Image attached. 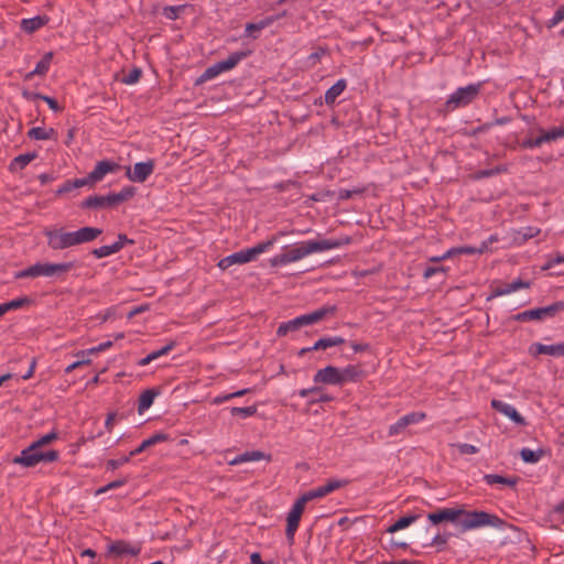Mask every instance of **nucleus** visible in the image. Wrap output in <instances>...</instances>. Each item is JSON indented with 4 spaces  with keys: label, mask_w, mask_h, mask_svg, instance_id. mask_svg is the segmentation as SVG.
Instances as JSON below:
<instances>
[{
    "label": "nucleus",
    "mask_w": 564,
    "mask_h": 564,
    "mask_svg": "<svg viewBox=\"0 0 564 564\" xmlns=\"http://www.w3.org/2000/svg\"><path fill=\"white\" fill-rule=\"evenodd\" d=\"M427 519L433 524H440L444 521L455 523L462 532L482 528H502L506 522L498 516L482 510L468 511L464 508H442L427 514Z\"/></svg>",
    "instance_id": "nucleus-1"
},
{
    "label": "nucleus",
    "mask_w": 564,
    "mask_h": 564,
    "mask_svg": "<svg viewBox=\"0 0 564 564\" xmlns=\"http://www.w3.org/2000/svg\"><path fill=\"white\" fill-rule=\"evenodd\" d=\"M349 242L350 238L302 241L293 248L273 257L270 263L272 267L285 265L291 262H296L311 253L336 249Z\"/></svg>",
    "instance_id": "nucleus-2"
},
{
    "label": "nucleus",
    "mask_w": 564,
    "mask_h": 564,
    "mask_svg": "<svg viewBox=\"0 0 564 564\" xmlns=\"http://www.w3.org/2000/svg\"><path fill=\"white\" fill-rule=\"evenodd\" d=\"M57 433L54 431L42 436L26 448H24L19 456H15L12 459V463L30 468L36 466L41 462H56L59 458V453L57 451L51 449L47 452H42L41 448L47 444H51L53 441L57 440Z\"/></svg>",
    "instance_id": "nucleus-3"
},
{
    "label": "nucleus",
    "mask_w": 564,
    "mask_h": 564,
    "mask_svg": "<svg viewBox=\"0 0 564 564\" xmlns=\"http://www.w3.org/2000/svg\"><path fill=\"white\" fill-rule=\"evenodd\" d=\"M76 262H61V263H50V262H36L23 270L15 272V279H26V278H39V276H47V278H56L62 281L65 280V275L70 270L75 269Z\"/></svg>",
    "instance_id": "nucleus-4"
},
{
    "label": "nucleus",
    "mask_w": 564,
    "mask_h": 564,
    "mask_svg": "<svg viewBox=\"0 0 564 564\" xmlns=\"http://www.w3.org/2000/svg\"><path fill=\"white\" fill-rule=\"evenodd\" d=\"M135 194V188L132 186L123 187L119 193H111L106 196L91 195L85 198L79 207L82 209H100V208H113L123 202L129 200Z\"/></svg>",
    "instance_id": "nucleus-5"
},
{
    "label": "nucleus",
    "mask_w": 564,
    "mask_h": 564,
    "mask_svg": "<svg viewBox=\"0 0 564 564\" xmlns=\"http://www.w3.org/2000/svg\"><path fill=\"white\" fill-rule=\"evenodd\" d=\"M482 84H469L466 87L456 89L445 101L444 109L446 112L454 111L457 108L466 107L471 104L479 95Z\"/></svg>",
    "instance_id": "nucleus-6"
},
{
    "label": "nucleus",
    "mask_w": 564,
    "mask_h": 564,
    "mask_svg": "<svg viewBox=\"0 0 564 564\" xmlns=\"http://www.w3.org/2000/svg\"><path fill=\"white\" fill-rule=\"evenodd\" d=\"M564 311V301H557L551 305L544 307H535L514 314L511 319L516 322H531V321H543L545 318H553L558 313Z\"/></svg>",
    "instance_id": "nucleus-7"
},
{
    "label": "nucleus",
    "mask_w": 564,
    "mask_h": 564,
    "mask_svg": "<svg viewBox=\"0 0 564 564\" xmlns=\"http://www.w3.org/2000/svg\"><path fill=\"white\" fill-rule=\"evenodd\" d=\"M251 54L250 50L246 51H237L231 53L226 59L217 62L212 66L207 67L205 72L202 74L198 82H205L208 79H213L223 72L230 70L235 68L240 61L248 57Z\"/></svg>",
    "instance_id": "nucleus-8"
},
{
    "label": "nucleus",
    "mask_w": 564,
    "mask_h": 564,
    "mask_svg": "<svg viewBox=\"0 0 564 564\" xmlns=\"http://www.w3.org/2000/svg\"><path fill=\"white\" fill-rule=\"evenodd\" d=\"M44 236L47 239L48 248L54 251L75 247L73 232L66 231L65 228L45 229Z\"/></svg>",
    "instance_id": "nucleus-9"
},
{
    "label": "nucleus",
    "mask_w": 564,
    "mask_h": 564,
    "mask_svg": "<svg viewBox=\"0 0 564 564\" xmlns=\"http://www.w3.org/2000/svg\"><path fill=\"white\" fill-rule=\"evenodd\" d=\"M305 505L306 501L302 497H299L288 513L285 535L290 544L294 543L295 532L299 529L302 514L305 510Z\"/></svg>",
    "instance_id": "nucleus-10"
},
{
    "label": "nucleus",
    "mask_w": 564,
    "mask_h": 564,
    "mask_svg": "<svg viewBox=\"0 0 564 564\" xmlns=\"http://www.w3.org/2000/svg\"><path fill=\"white\" fill-rule=\"evenodd\" d=\"M348 484V480H339V479H329L326 484L311 489L306 492H304L301 497L306 501V503L311 500L323 498L327 496L328 494L345 487Z\"/></svg>",
    "instance_id": "nucleus-11"
},
{
    "label": "nucleus",
    "mask_w": 564,
    "mask_h": 564,
    "mask_svg": "<svg viewBox=\"0 0 564 564\" xmlns=\"http://www.w3.org/2000/svg\"><path fill=\"white\" fill-rule=\"evenodd\" d=\"M120 169V165L116 162L102 160L99 161L95 169L84 177L87 182V185H95L97 182H100L106 174L117 172Z\"/></svg>",
    "instance_id": "nucleus-12"
},
{
    "label": "nucleus",
    "mask_w": 564,
    "mask_h": 564,
    "mask_svg": "<svg viewBox=\"0 0 564 564\" xmlns=\"http://www.w3.org/2000/svg\"><path fill=\"white\" fill-rule=\"evenodd\" d=\"M155 163L153 160L147 162H138L133 165V169L127 167L126 176L131 182L143 183L153 173Z\"/></svg>",
    "instance_id": "nucleus-13"
},
{
    "label": "nucleus",
    "mask_w": 564,
    "mask_h": 564,
    "mask_svg": "<svg viewBox=\"0 0 564 564\" xmlns=\"http://www.w3.org/2000/svg\"><path fill=\"white\" fill-rule=\"evenodd\" d=\"M314 382L343 386V377L340 375V369L334 366H327L323 369H319L314 375Z\"/></svg>",
    "instance_id": "nucleus-14"
},
{
    "label": "nucleus",
    "mask_w": 564,
    "mask_h": 564,
    "mask_svg": "<svg viewBox=\"0 0 564 564\" xmlns=\"http://www.w3.org/2000/svg\"><path fill=\"white\" fill-rule=\"evenodd\" d=\"M140 552V546L132 545L124 540H117L108 545L107 555H115L116 557H121L123 555L137 556Z\"/></svg>",
    "instance_id": "nucleus-15"
},
{
    "label": "nucleus",
    "mask_w": 564,
    "mask_h": 564,
    "mask_svg": "<svg viewBox=\"0 0 564 564\" xmlns=\"http://www.w3.org/2000/svg\"><path fill=\"white\" fill-rule=\"evenodd\" d=\"M72 232L74 245L79 246L97 239L102 234V229L97 227H82L78 230Z\"/></svg>",
    "instance_id": "nucleus-16"
},
{
    "label": "nucleus",
    "mask_w": 564,
    "mask_h": 564,
    "mask_svg": "<svg viewBox=\"0 0 564 564\" xmlns=\"http://www.w3.org/2000/svg\"><path fill=\"white\" fill-rule=\"evenodd\" d=\"M253 259H252L249 250L248 249H242L240 251L234 252V253L223 258L218 262V267L221 270H226L229 267H231L232 264H243V263L250 262Z\"/></svg>",
    "instance_id": "nucleus-17"
},
{
    "label": "nucleus",
    "mask_w": 564,
    "mask_h": 564,
    "mask_svg": "<svg viewBox=\"0 0 564 564\" xmlns=\"http://www.w3.org/2000/svg\"><path fill=\"white\" fill-rule=\"evenodd\" d=\"M491 406L495 410H497L498 412H500V413L505 414L506 416H508L514 423H517L519 425H524L525 424L524 417L512 405L507 404V403H505V402H502L500 400L494 399L491 401Z\"/></svg>",
    "instance_id": "nucleus-18"
},
{
    "label": "nucleus",
    "mask_w": 564,
    "mask_h": 564,
    "mask_svg": "<svg viewBox=\"0 0 564 564\" xmlns=\"http://www.w3.org/2000/svg\"><path fill=\"white\" fill-rule=\"evenodd\" d=\"M531 352L533 355H550L555 357L564 356V341L554 344V345H544L541 343H535L531 346Z\"/></svg>",
    "instance_id": "nucleus-19"
},
{
    "label": "nucleus",
    "mask_w": 564,
    "mask_h": 564,
    "mask_svg": "<svg viewBox=\"0 0 564 564\" xmlns=\"http://www.w3.org/2000/svg\"><path fill=\"white\" fill-rule=\"evenodd\" d=\"M261 459L271 462L272 456L270 454H265L261 451H247V452L236 456L234 459H231L229 462V465L235 466V465H239L242 463L257 462V460H261Z\"/></svg>",
    "instance_id": "nucleus-20"
},
{
    "label": "nucleus",
    "mask_w": 564,
    "mask_h": 564,
    "mask_svg": "<svg viewBox=\"0 0 564 564\" xmlns=\"http://www.w3.org/2000/svg\"><path fill=\"white\" fill-rule=\"evenodd\" d=\"M528 288H530L529 281H523L521 279H518L511 283H507L502 286H497V288L492 289L491 297L507 295V294H510L519 289H528Z\"/></svg>",
    "instance_id": "nucleus-21"
},
{
    "label": "nucleus",
    "mask_w": 564,
    "mask_h": 564,
    "mask_svg": "<svg viewBox=\"0 0 564 564\" xmlns=\"http://www.w3.org/2000/svg\"><path fill=\"white\" fill-rule=\"evenodd\" d=\"M53 52H47L43 55V57L37 62L35 68L28 73L25 75V79L26 80H30L32 79L35 75H39V76H44L46 75V73L48 72L50 69V66H51V63H52V59H53Z\"/></svg>",
    "instance_id": "nucleus-22"
},
{
    "label": "nucleus",
    "mask_w": 564,
    "mask_h": 564,
    "mask_svg": "<svg viewBox=\"0 0 564 564\" xmlns=\"http://www.w3.org/2000/svg\"><path fill=\"white\" fill-rule=\"evenodd\" d=\"M169 438L170 437L166 433H162V432L155 433L152 436H150L149 438L144 440L137 448L131 451L130 456H137V455L141 454L142 452H144L147 448H149L155 444L166 442V441H169Z\"/></svg>",
    "instance_id": "nucleus-23"
},
{
    "label": "nucleus",
    "mask_w": 564,
    "mask_h": 564,
    "mask_svg": "<svg viewBox=\"0 0 564 564\" xmlns=\"http://www.w3.org/2000/svg\"><path fill=\"white\" fill-rule=\"evenodd\" d=\"M487 250H488V242L482 241L480 247H478V248L469 247V246L452 248L445 252V257H453V256L463 254V253H465V254L484 253Z\"/></svg>",
    "instance_id": "nucleus-24"
},
{
    "label": "nucleus",
    "mask_w": 564,
    "mask_h": 564,
    "mask_svg": "<svg viewBox=\"0 0 564 564\" xmlns=\"http://www.w3.org/2000/svg\"><path fill=\"white\" fill-rule=\"evenodd\" d=\"M347 83L345 79L337 80L332 87L325 93V104L332 106L335 104L336 98L346 89Z\"/></svg>",
    "instance_id": "nucleus-25"
},
{
    "label": "nucleus",
    "mask_w": 564,
    "mask_h": 564,
    "mask_svg": "<svg viewBox=\"0 0 564 564\" xmlns=\"http://www.w3.org/2000/svg\"><path fill=\"white\" fill-rule=\"evenodd\" d=\"M48 21V18L45 15H36L31 19H23L21 22V29L26 33H33L36 30L44 26Z\"/></svg>",
    "instance_id": "nucleus-26"
},
{
    "label": "nucleus",
    "mask_w": 564,
    "mask_h": 564,
    "mask_svg": "<svg viewBox=\"0 0 564 564\" xmlns=\"http://www.w3.org/2000/svg\"><path fill=\"white\" fill-rule=\"evenodd\" d=\"M278 20H279V17H265L264 19H262L261 21H259L257 23H247L246 29H245L246 34L252 36L253 39H257L258 36L254 35L253 32H259V31L270 26Z\"/></svg>",
    "instance_id": "nucleus-27"
},
{
    "label": "nucleus",
    "mask_w": 564,
    "mask_h": 564,
    "mask_svg": "<svg viewBox=\"0 0 564 564\" xmlns=\"http://www.w3.org/2000/svg\"><path fill=\"white\" fill-rule=\"evenodd\" d=\"M340 375L343 377V384L346 382H357L364 376V370L356 365H349L344 369H340Z\"/></svg>",
    "instance_id": "nucleus-28"
},
{
    "label": "nucleus",
    "mask_w": 564,
    "mask_h": 564,
    "mask_svg": "<svg viewBox=\"0 0 564 564\" xmlns=\"http://www.w3.org/2000/svg\"><path fill=\"white\" fill-rule=\"evenodd\" d=\"M36 158H37L36 152H28L24 154H20L11 161V163L9 165V170L11 172H17L19 170H23L30 162H32Z\"/></svg>",
    "instance_id": "nucleus-29"
},
{
    "label": "nucleus",
    "mask_w": 564,
    "mask_h": 564,
    "mask_svg": "<svg viewBox=\"0 0 564 564\" xmlns=\"http://www.w3.org/2000/svg\"><path fill=\"white\" fill-rule=\"evenodd\" d=\"M158 394H159V391L155 389L144 390L139 398L138 412L141 414L145 410L151 408V405L153 404V401Z\"/></svg>",
    "instance_id": "nucleus-30"
},
{
    "label": "nucleus",
    "mask_w": 564,
    "mask_h": 564,
    "mask_svg": "<svg viewBox=\"0 0 564 564\" xmlns=\"http://www.w3.org/2000/svg\"><path fill=\"white\" fill-rule=\"evenodd\" d=\"M484 480L486 481L487 485H505V486H509V487H514L518 482V478L517 477H505V476H501V475H497V474H486L484 476Z\"/></svg>",
    "instance_id": "nucleus-31"
},
{
    "label": "nucleus",
    "mask_w": 564,
    "mask_h": 564,
    "mask_svg": "<svg viewBox=\"0 0 564 564\" xmlns=\"http://www.w3.org/2000/svg\"><path fill=\"white\" fill-rule=\"evenodd\" d=\"M303 326H304V324L302 322L301 316H297L294 319L288 321L285 323H281L276 329V335L279 337H283V336L288 335L290 332H295Z\"/></svg>",
    "instance_id": "nucleus-32"
},
{
    "label": "nucleus",
    "mask_w": 564,
    "mask_h": 564,
    "mask_svg": "<svg viewBox=\"0 0 564 564\" xmlns=\"http://www.w3.org/2000/svg\"><path fill=\"white\" fill-rule=\"evenodd\" d=\"M506 172H508V166L506 164H500L492 169L479 170V171L475 172L474 174H471L470 177L473 180L478 181V180L491 177L494 175H498V174L506 173Z\"/></svg>",
    "instance_id": "nucleus-33"
},
{
    "label": "nucleus",
    "mask_w": 564,
    "mask_h": 564,
    "mask_svg": "<svg viewBox=\"0 0 564 564\" xmlns=\"http://www.w3.org/2000/svg\"><path fill=\"white\" fill-rule=\"evenodd\" d=\"M192 7L191 4H180V6H165L162 10V14L167 19L175 21L181 14L187 9Z\"/></svg>",
    "instance_id": "nucleus-34"
},
{
    "label": "nucleus",
    "mask_w": 564,
    "mask_h": 564,
    "mask_svg": "<svg viewBox=\"0 0 564 564\" xmlns=\"http://www.w3.org/2000/svg\"><path fill=\"white\" fill-rule=\"evenodd\" d=\"M419 514H410L405 517H401L398 519L392 525L388 528V532L394 533L399 530L405 529L409 525H411L413 522H415L419 519Z\"/></svg>",
    "instance_id": "nucleus-35"
},
{
    "label": "nucleus",
    "mask_w": 564,
    "mask_h": 564,
    "mask_svg": "<svg viewBox=\"0 0 564 564\" xmlns=\"http://www.w3.org/2000/svg\"><path fill=\"white\" fill-rule=\"evenodd\" d=\"M31 303H32V300L29 296H22V297L13 299L9 302L2 303L1 306L6 314L10 311L19 310L26 305H30Z\"/></svg>",
    "instance_id": "nucleus-36"
},
{
    "label": "nucleus",
    "mask_w": 564,
    "mask_h": 564,
    "mask_svg": "<svg viewBox=\"0 0 564 564\" xmlns=\"http://www.w3.org/2000/svg\"><path fill=\"white\" fill-rule=\"evenodd\" d=\"M83 186H87V182L85 178H75V180H67L62 186L58 187L56 191V195L61 196L66 193L72 192L75 188H79Z\"/></svg>",
    "instance_id": "nucleus-37"
},
{
    "label": "nucleus",
    "mask_w": 564,
    "mask_h": 564,
    "mask_svg": "<svg viewBox=\"0 0 564 564\" xmlns=\"http://www.w3.org/2000/svg\"><path fill=\"white\" fill-rule=\"evenodd\" d=\"M541 139L544 142H552L560 138H564V127H554L547 131L540 129Z\"/></svg>",
    "instance_id": "nucleus-38"
},
{
    "label": "nucleus",
    "mask_w": 564,
    "mask_h": 564,
    "mask_svg": "<svg viewBox=\"0 0 564 564\" xmlns=\"http://www.w3.org/2000/svg\"><path fill=\"white\" fill-rule=\"evenodd\" d=\"M544 455L543 449L532 451L530 448H522L520 452V456L524 463L534 464L538 463L541 457Z\"/></svg>",
    "instance_id": "nucleus-39"
},
{
    "label": "nucleus",
    "mask_w": 564,
    "mask_h": 564,
    "mask_svg": "<svg viewBox=\"0 0 564 564\" xmlns=\"http://www.w3.org/2000/svg\"><path fill=\"white\" fill-rule=\"evenodd\" d=\"M276 242V237H271L267 241H262L258 245H256L252 248H249V252L254 260L259 254L263 253L264 251L269 250L274 243Z\"/></svg>",
    "instance_id": "nucleus-40"
},
{
    "label": "nucleus",
    "mask_w": 564,
    "mask_h": 564,
    "mask_svg": "<svg viewBox=\"0 0 564 564\" xmlns=\"http://www.w3.org/2000/svg\"><path fill=\"white\" fill-rule=\"evenodd\" d=\"M119 252V246H116L115 243L109 246H101L99 248H96L91 251V254L96 257L97 259H101L105 257H108L110 254Z\"/></svg>",
    "instance_id": "nucleus-41"
},
{
    "label": "nucleus",
    "mask_w": 564,
    "mask_h": 564,
    "mask_svg": "<svg viewBox=\"0 0 564 564\" xmlns=\"http://www.w3.org/2000/svg\"><path fill=\"white\" fill-rule=\"evenodd\" d=\"M258 409L257 405H250V406H232L230 408V414L232 416H240V417H249L257 413Z\"/></svg>",
    "instance_id": "nucleus-42"
},
{
    "label": "nucleus",
    "mask_w": 564,
    "mask_h": 564,
    "mask_svg": "<svg viewBox=\"0 0 564 564\" xmlns=\"http://www.w3.org/2000/svg\"><path fill=\"white\" fill-rule=\"evenodd\" d=\"M426 414L424 412H411V413H408L403 416H401L402 419V423L405 424V426L410 425V424H414V423H419L421 421H423L425 419Z\"/></svg>",
    "instance_id": "nucleus-43"
},
{
    "label": "nucleus",
    "mask_w": 564,
    "mask_h": 564,
    "mask_svg": "<svg viewBox=\"0 0 564 564\" xmlns=\"http://www.w3.org/2000/svg\"><path fill=\"white\" fill-rule=\"evenodd\" d=\"M142 75V72L140 68L138 67H134L132 68L128 75H126L121 82L123 84H127V85H132V84H135L137 82H139L140 77Z\"/></svg>",
    "instance_id": "nucleus-44"
},
{
    "label": "nucleus",
    "mask_w": 564,
    "mask_h": 564,
    "mask_svg": "<svg viewBox=\"0 0 564 564\" xmlns=\"http://www.w3.org/2000/svg\"><path fill=\"white\" fill-rule=\"evenodd\" d=\"M449 533L436 534L431 541L430 545L436 546L438 551H443L448 542Z\"/></svg>",
    "instance_id": "nucleus-45"
},
{
    "label": "nucleus",
    "mask_w": 564,
    "mask_h": 564,
    "mask_svg": "<svg viewBox=\"0 0 564 564\" xmlns=\"http://www.w3.org/2000/svg\"><path fill=\"white\" fill-rule=\"evenodd\" d=\"M132 456H130V454L128 456H123L119 459H109L107 462V468L110 469V470H116L118 469L120 466L127 464L130 462Z\"/></svg>",
    "instance_id": "nucleus-46"
},
{
    "label": "nucleus",
    "mask_w": 564,
    "mask_h": 564,
    "mask_svg": "<svg viewBox=\"0 0 564 564\" xmlns=\"http://www.w3.org/2000/svg\"><path fill=\"white\" fill-rule=\"evenodd\" d=\"M336 306H323L316 311H314V315L316 316L317 322L322 321L329 314H334L336 312Z\"/></svg>",
    "instance_id": "nucleus-47"
},
{
    "label": "nucleus",
    "mask_w": 564,
    "mask_h": 564,
    "mask_svg": "<svg viewBox=\"0 0 564 564\" xmlns=\"http://www.w3.org/2000/svg\"><path fill=\"white\" fill-rule=\"evenodd\" d=\"M543 144V141L541 139V135L536 137V138H529V139H525L521 142V148L523 149H533V148H539Z\"/></svg>",
    "instance_id": "nucleus-48"
},
{
    "label": "nucleus",
    "mask_w": 564,
    "mask_h": 564,
    "mask_svg": "<svg viewBox=\"0 0 564 564\" xmlns=\"http://www.w3.org/2000/svg\"><path fill=\"white\" fill-rule=\"evenodd\" d=\"M28 137L32 140H45V129L42 127H34L28 131Z\"/></svg>",
    "instance_id": "nucleus-49"
},
{
    "label": "nucleus",
    "mask_w": 564,
    "mask_h": 564,
    "mask_svg": "<svg viewBox=\"0 0 564 564\" xmlns=\"http://www.w3.org/2000/svg\"><path fill=\"white\" fill-rule=\"evenodd\" d=\"M560 263H564L563 254L556 253L554 257H549L547 261L542 267V270H550L554 265L560 264Z\"/></svg>",
    "instance_id": "nucleus-50"
},
{
    "label": "nucleus",
    "mask_w": 564,
    "mask_h": 564,
    "mask_svg": "<svg viewBox=\"0 0 564 564\" xmlns=\"http://www.w3.org/2000/svg\"><path fill=\"white\" fill-rule=\"evenodd\" d=\"M127 482V479H118V480H113L109 484H107L106 486L101 487L100 489H98V494H102V492H106L110 489H116V488H119L123 485H126Z\"/></svg>",
    "instance_id": "nucleus-51"
},
{
    "label": "nucleus",
    "mask_w": 564,
    "mask_h": 564,
    "mask_svg": "<svg viewBox=\"0 0 564 564\" xmlns=\"http://www.w3.org/2000/svg\"><path fill=\"white\" fill-rule=\"evenodd\" d=\"M438 272H446V269L444 267H427L423 271V278L430 279Z\"/></svg>",
    "instance_id": "nucleus-52"
},
{
    "label": "nucleus",
    "mask_w": 564,
    "mask_h": 564,
    "mask_svg": "<svg viewBox=\"0 0 564 564\" xmlns=\"http://www.w3.org/2000/svg\"><path fill=\"white\" fill-rule=\"evenodd\" d=\"M405 424L402 423V419L400 417L394 424L390 425L389 427V435L393 436L399 434L401 431L405 429Z\"/></svg>",
    "instance_id": "nucleus-53"
},
{
    "label": "nucleus",
    "mask_w": 564,
    "mask_h": 564,
    "mask_svg": "<svg viewBox=\"0 0 564 564\" xmlns=\"http://www.w3.org/2000/svg\"><path fill=\"white\" fill-rule=\"evenodd\" d=\"M458 451L460 454H464V455H470V454H476L478 452V448L471 444H459L458 445Z\"/></svg>",
    "instance_id": "nucleus-54"
},
{
    "label": "nucleus",
    "mask_w": 564,
    "mask_h": 564,
    "mask_svg": "<svg viewBox=\"0 0 564 564\" xmlns=\"http://www.w3.org/2000/svg\"><path fill=\"white\" fill-rule=\"evenodd\" d=\"M113 243L116 246H119V251H120L126 245H133L134 241L132 239L128 238V236L126 234H119L118 240Z\"/></svg>",
    "instance_id": "nucleus-55"
},
{
    "label": "nucleus",
    "mask_w": 564,
    "mask_h": 564,
    "mask_svg": "<svg viewBox=\"0 0 564 564\" xmlns=\"http://www.w3.org/2000/svg\"><path fill=\"white\" fill-rule=\"evenodd\" d=\"M42 100L45 101L53 111L58 112L62 110V107L56 99L44 95Z\"/></svg>",
    "instance_id": "nucleus-56"
},
{
    "label": "nucleus",
    "mask_w": 564,
    "mask_h": 564,
    "mask_svg": "<svg viewBox=\"0 0 564 564\" xmlns=\"http://www.w3.org/2000/svg\"><path fill=\"white\" fill-rule=\"evenodd\" d=\"M492 127H494V123L486 122V123H484V124L478 126L477 128H475V129L471 131L470 135L476 137V135H478V134H480V133L487 132V131H488L489 129H491Z\"/></svg>",
    "instance_id": "nucleus-57"
},
{
    "label": "nucleus",
    "mask_w": 564,
    "mask_h": 564,
    "mask_svg": "<svg viewBox=\"0 0 564 564\" xmlns=\"http://www.w3.org/2000/svg\"><path fill=\"white\" fill-rule=\"evenodd\" d=\"M350 346L355 352H364L370 349V345L367 343L352 341Z\"/></svg>",
    "instance_id": "nucleus-58"
},
{
    "label": "nucleus",
    "mask_w": 564,
    "mask_h": 564,
    "mask_svg": "<svg viewBox=\"0 0 564 564\" xmlns=\"http://www.w3.org/2000/svg\"><path fill=\"white\" fill-rule=\"evenodd\" d=\"M112 346V341L108 340V341H105V343H101L99 344L98 346L96 347H93L89 349V352L90 354H96V352H100V351H104L108 348H110Z\"/></svg>",
    "instance_id": "nucleus-59"
},
{
    "label": "nucleus",
    "mask_w": 564,
    "mask_h": 564,
    "mask_svg": "<svg viewBox=\"0 0 564 564\" xmlns=\"http://www.w3.org/2000/svg\"><path fill=\"white\" fill-rule=\"evenodd\" d=\"M22 96L28 100H37L43 98L44 95L35 91L23 90Z\"/></svg>",
    "instance_id": "nucleus-60"
},
{
    "label": "nucleus",
    "mask_w": 564,
    "mask_h": 564,
    "mask_svg": "<svg viewBox=\"0 0 564 564\" xmlns=\"http://www.w3.org/2000/svg\"><path fill=\"white\" fill-rule=\"evenodd\" d=\"M301 318H302L304 326L317 323L316 316L314 315L313 312L308 313V314L301 315Z\"/></svg>",
    "instance_id": "nucleus-61"
},
{
    "label": "nucleus",
    "mask_w": 564,
    "mask_h": 564,
    "mask_svg": "<svg viewBox=\"0 0 564 564\" xmlns=\"http://www.w3.org/2000/svg\"><path fill=\"white\" fill-rule=\"evenodd\" d=\"M322 388L319 387H312V388H308V389H302L299 391V395L302 397V398H306L308 397L311 393H318L321 392Z\"/></svg>",
    "instance_id": "nucleus-62"
},
{
    "label": "nucleus",
    "mask_w": 564,
    "mask_h": 564,
    "mask_svg": "<svg viewBox=\"0 0 564 564\" xmlns=\"http://www.w3.org/2000/svg\"><path fill=\"white\" fill-rule=\"evenodd\" d=\"M35 367H36V360L33 358L30 364L29 370L24 375H22L21 378L23 380L30 379L34 373Z\"/></svg>",
    "instance_id": "nucleus-63"
},
{
    "label": "nucleus",
    "mask_w": 564,
    "mask_h": 564,
    "mask_svg": "<svg viewBox=\"0 0 564 564\" xmlns=\"http://www.w3.org/2000/svg\"><path fill=\"white\" fill-rule=\"evenodd\" d=\"M379 564H423L420 561H409V560H401L397 562H381Z\"/></svg>",
    "instance_id": "nucleus-64"
}]
</instances>
